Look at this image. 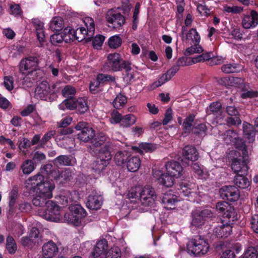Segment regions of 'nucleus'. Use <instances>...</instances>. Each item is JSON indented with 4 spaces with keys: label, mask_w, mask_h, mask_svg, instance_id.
I'll list each match as a JSON object with an SVG mask.
<instances>
[{
    "label": "nucleus",
    "mask_w": 258,
    "mask_h": 258,
    "mask_svg": "<svg viewBox=\"0 0 258 258\" xmlns=\"http://www.w3.org/2000/svg\"><path fill=\"white\" fill-rule=\"evenodd\" d=\"M112 149V143L107 142L98 150L97 158L93 163L92 168L94 170L100 172L110 163L112 158L111 151Z\"/></svg>",
    "instance_id": "f257e3e1"
},
{
    "label": "nucleus",
    "mask_w": 258,
    "mask_h": 258,
    "mask_svg": "<svg viewBox=\"0 0 258 258\" xmlns=\"http://www.w3.org/2000/svg\"><path fill=\"white\" fill-rule=\"evenodd\" d=\"M69 210V212L63 216L64 221L76 226L81 225L82 220L87 215L86 210L79 204H71Z\"/></svg>",
    "instance_id": "f03ea898"
},
{
    "label": "nucleus",
    "mask_w": 258,
    "mask_h": 258,
    "mask_svg": "<svg viewBox=\"0 0 258 258\" xmlns=\"http://www.w3.org/2000/svg\"><path fill=\"white\" fill-rule=\"evenodd\" d=\"M192 220L191 224L196 227L203 225L207 220L213 221L214 223H219L221 219L214 214L210 209H206L201 211H195L192 213Z\"/></svg>",
    "instance_id": "7ed1b4c3"
},
{
    "label": "nucleus",
    "mask_w": 258,
    "mask_h": 258,
    "mask_svg": "<svg viewBox=\"0 0 258 258\" xmlns=\"http://www.w3.org/2000/svg\"><path fill=\"white\" fill-rule=\"evenodd\" d=\"M107 60L108 64L110 66L112 71L116 72L124 69L127 73V76H130L131 78H133V75L128 73V72L132 69L131 63L128 61L124 60L119 53L109 54L107 56Z\"/></svg>",
    "instance_id": "20e7f679"
},
{
    "label": "nucleus",
    "mask_w": 258,
    "mask_h": 258,
    "mask_svg": "<svg viewBox=\"0 0 258 258\" xmlns=\"http://www.w3.org/2000/svg\"><path fill=\"white\" fill-rule=\"evenodd\" d=\"M38 59L36 57L30 56L21 60L19 64L20 72L28 76L36 75Z\"/></svg>",
    "instance_id": "39448f33"
},
{
    "label": "nucleus",
    "mask_w": 258,
    "mask_h": 258,
    "mask_svg": "<svg viewBox=\"0 0 258 258\" xmlns=\"http://www.w3.org/2000/svg\"><path fill=\"white\" fill-rule=\"evenodd\" d=\"M56 92V85L49 84L46 81H43L39 83L35 90V95L36 97L42 100H46V96L49 94H54Z\"/></svg>",
    "instance_id": "423d86ee"
},
{
    "label": "nucleus",
    "mask_w": 258,
    "mask_h": 258,
    "mask_svg": "<svg viewBox=\"0 0 258 258\" xmlns=\"http://www.w3.org/2000/svg\"><path fill=\"white\" fill-rule=\"evenodd\" d=\"M209 246L208 243L200 238L192 239L187 244L188 251L195 255H201L205 254L208 251Z\"/></svg>",
    "instance_id": "0eeeda50"
},
{
    "label": "nucleus",
    "mask_w": 258,
    "mask_h": 258,
    "mask_svg": "<svg viewBox=\"0 0 258 258\" xmlns=\"http://www.w3.org/2000/svg\"><path fill=\"white\" fill-rule=\"evenodd\" d=\"M107 21L112 25L113 28H117L122 26L125 23V18L120 13L113 9L109 10L105 16Z\"/></svg>",
    "instance_id": "6e6552de"
},
{
    "label": "nucleus",
    "mask_w": 258,
    "mask_h": 258,
    "mask_svg": "<svg viewBox=\"0 0 258 258\" xmlns=\"http://www.w3.org/2000/svg\"><path fill=\"white\" fill-rule=\"evenodd\" d=\"M156 198L155 192L150 186H146L140 192V200L142 204L145 206H150L152 205Z\"/></svg>",
    "instance_id": "1a4fd4ad"
},
{
    "label": "nucleus",
    "mask_w": 258,
    "mask_h": 258,
    "mask_svg": "<svg viewBox=\"0 0 258 258\" xmlns=\"http://www.w3.org/2000/svg\"><path fill=\"white\" fill-rule=\"evenodd\" d=\"M182 158L180 160L183 164L188 165L189 161H196L198 159L199 153L197 149L192 146L187 145L182 149Z\"/></svg>",
    "instance_id": "9d476101"
},
{
    "label": "nucleus",
    "mask_w": 258,
    "mask_h": 258,
    "mask_svg": "<svg viewBox=\"0 0 258 258\" xmlns=\"http://www.w3.org/2000/svg\"><path fill=\"white\" fill-rule=\"evenodd\" d=\"M221 197L229 201H236L239 197L238 189L235 186H225L220 189Z\"/></svg>",
    "instance_id": "9b49d317"
},
{
    "label": "nucleus",
    "mask_w": 258,
    "mask_h": 258,
    "mask_svg": "<svg viewBox=\"0 0 258 258\" xmlns=\"http://www.w3.org/2000/svg\"><path fill=\"white\" fill-rule=\"evenodd\" d=\"M36 184L37 187L34 188L36 191V194L44 195L45 197H52V191L55 187L53 181H42L40 184L38 183Z\"/></svg>",
    "instance_id": "f8f14e48"
},
{
    "label": "nucleus",
    "mask_w": 258,
    "mask_h": 258,
    "mask_svg": "<svg viewBox=\"0 0 258 258\" xmlns=\"http://www.w3.org/2000/svg\"><path fill=\"white\" fill-rule=\"evenodd\" d=\"M231 169L237 174H246L248 171L246 160L243 157L234 158L231 164Z\"/></svg>",
    "instance_id": "ddd939ff"
},
{
    "label": "nucleus",
    "mask_w": 258,
    "mask_h": 258,
    "mask_svg": "<svg viewBox=\"0 0 258 258\" xmlns=\"http://www.w3.org/2000/svg\"><path fill=\"white\" fill-rule=\"evenodd\" d=\"M45 218L48 220L56 221L59 215L60 207L52 201H48L45 210Z\"/></svg>",
    "instance_id": "4468645a"
},
{
    "label": "nucleus",
    "mask_w": 258,
    "mask_h": 258,
    "mask_svg": "<svg viewBox=\"0 0 258 258\" xmlns=\"http://www.w3.org/2000/svg\"><path fill=\"white\" fill-rule=\"evenodd\" d=\"M165 167L168 175L176 178L182 175L183 168L180 164L175 161H170L166 163Z\"/></svg>",
    "instance_id": "2eb2a0df"
},
{
    "label": "nucleus",
    "mask_w": 258,
    "mask_h": 258,
    "mask_svg": "<svg viewBox=\"0 0 258 258\" xmlns=\"http://www.w3.org/2000/svg\"><path fill=\"white\" fill-rule=\"evenodd\" d=\"M186 31L184 27H182L181 37L182 40L186 43H191L194 44L199 43L200 40V36L197 32L196 29H191L187 33H184Z\"/></svg>",
    "instance_id": "dca6fc26"
},
{
    "label": "nucleus",
    "mask_w": 258,
    "mask_h": 258,
    "mask_svg": "<svg viewBox=\"0 0 258 258\" xmlns=\"http://www.w3.org/2000/svg\"><path fill=\"white\" fill-rule=\"evenodd\" d=\"M58 247L56 244L50 241L44 244L42 246V258H52L58 253Z\"/></svg>",
    "instance_id": "f3484780"
},
{
    "label": "nucleus",
    "mask_w": 258,
    "mask_h": 258,
    "mask_svg": "<svg viewBox=\"0 0 258 258\" xmlns=\"http://www.w3.org/2000/svg\"><path fill=\"white\" fill-rule=\"evenodd\" d=\"M102 197L98 195H90L88 197L86 206L91 210H97L101 208L102 204Z\"/></svg>",
    "instance_id": "a211bd4d"
},
{
    "label": "nucleus",
    "mask_w": 258,
    "mask_h": 258,
    "mask_svg": "<svg viewBox=\"0 0 258 258\" xmlns=\"http://www.w3.org/2000/svg\"><path fill=\"white\" fill-rule=\"evenodd\" d=\"M243 27L249 29L255 27L258 24V14L255 11H251L250 15L245 16L242 20Z\"/></svg>",
    "instance_id": "6ab92c4d"
},
{
    "label": "nucleus",
    "mask_w": 258,
    "mask_h": 258,
    "mask_svg": "<svg viewBox=\"0 0 258 258\" xmlns=\"http://www.w3.org/2000/svg\"><path fill=\"white\" fill-rule=\"evenodd\" d=\"M220 225L216 226L214 229V234L218 237H227L232 232V227L230 225L222 224L221 220L218 223Z\"/></svg>",
    "instance_id": "aec40b11"
},
{
    "label": "nucleus",
    "mask_w": 258,
    "mask_h": 258,
    "mask_svg": "<svg viewBox=\"0 0 258 258\" xmlns=\"http://www.w3.org/2000/svg\"><path fill=\"white\" fill-rule=\"evenodd\" d=\"M176 201V197H174L171 190L164 193L162 197V203L166 205L164 206V208L166 209H174L173 206Z\"/></svg>",
    "instance_id": "412c9836"
},
{
    "label": "nucleus",
    "mask_w": 258,
    "mask_h": 258,
    "mask_svg": "<svg viewBox=\"0 0 258 258\" xmlns=\"http://www.w3.org/2000/svg\"><path fill=\"white\" fill-rule=\"evenodd\" d=\"M32 23L35 29L36 35L40 43L44 41L45 35L43 30V23L39 20L36 19H32Z\"/></svg>",
    "instance_id": "4be33fe9"
},
{
    "label": "nucleus",
    "mask_w": 258,
    "mask_h": 258,
    "mask_svg": "<svg viewBox=\"0 0 258 258\" xmlns=\"http://www.w3.org/2000/svg\"><path fill=\"white\" fill-rule=\"evenodd\" d=\"M73 158L71 155H60L55 158L53 161L56 166H72Z\"/></svg>",
    "instance_id": "5701e85b"
},
{
    "label": "nucleus",
    "mask_w": 258,
    "mask_h": 258,
    "mask_svg": "<svg viewBox=\"0 0 258 258\" xmlns=\"http://www.w3.org/2000/svg\"><path fill=\"white\" fill-rule=\"evenodd\" d=\"M95 131L90 127L85 128L83 132H79L77 134L78 138L85 143L89 142L92 137L94 136Z\"/></svg>",
    "instance_id": "b1692460"
},
{
    "label": "nucleus",
    "mask_w": 258,
    "mask_h": 258,
    "mask_svg": "<svg viewBox=\"0 0 258 258\" xmlns=\"http://www.w3.org/2000/svg\"><path fill=\"white\" fill-rule=\"evenodd\" d=\"M254 125L247 122H244L243 124V135L245 138L249 140V142H253L254 140L255 132L254 131Z\"/></svg>",
    "instance_id": "393cba45"
},
{
    "label": "nucleus",
    "mask_w": 258,
    "mask_h": 258,
    "mask_svg": "<svg viewBox=\"0 0 258 258\" xmlns=\"http://www.w3.org/2000/svg\"><path fill=\"white\" fill-rule=\"evenodd\" d=\"M106 137L103 133H100L96 136L94 134L90 142L93 147L98 148L104 144L105 145L108 142H106Z\"/></svg>",
    "instance_id": "a878e982"
},
{
    "label": "nucleus",
    "mask_w": 258,
    "mask_h": 258,
    "mask_svg": "<svg viewBox=\"0 0 258 258\" xmlns=\"http://www.w3.org/2000/svg\"><path fill=\"white\" fill-rule=\"evenodd\" d=\"M57 200L58 202L63 206L70 204L73 201L72 194L69 190L61 191Z\"/></svg>",
    "instance_id": "bb28decb"
},
{
    "label": "nucleus",
    "mask_w": 258,
    "mask_h": 258,
    "mask_svg": "<svg viewBox=\"0 0 258 258\" xmlns=\"http://www.w3.org/2000/svg\"><path fill=\"white\" fill-rule=\"evenodd\" d=\"M245 174H238L234 179V184L238 187L246 188L250 185V182L247 178L244 176Z\"/></svg>",
    "instance_id": "cd10ccee"
},
{
    "label": "nucleus",
    "mask_w": 258,
    "mask_h": 258,
    "mask_svg": "<svg viewBox=\"0 0 258 258\" xmlns=\"http://www.w3.org/2000/svg\"><path fill=\"white\" fill-rule=\"evenodd\" d=\"M141 165V161L137 157H133L130 158L127 162L126 167L129 171L136 172L138 171Z\"/></svg>",
    "instance_id": "c85d7f7f"
},
{
    "label": "nucleus",
    "mask_w": 258,
    "mask_h": 258,
    "mask_svg": "<svg viewBox=\"0 0 258 258\" xmlns=\"http://www.w3.org/2000/svg\"><path fill=\"white\" fill-rule=\"evenodd\" d=\"M21 243L23 246L29 248H32L41 243V239H33L30 237H23L21 239Z\"/></svg>",
    "instance_id": "c756f323"
},
{
    "label": "nucleus",
    "mask_w": 258,
    "mask_h": 258,
    "mask_svg": "<svg viewBox=\"0 0 258 258\" xmlns=\"http://www.w3.org/2000/svg\"><path fill=\"white\" fill-rule=\"evenodd\" d=\"M51 198L45 197L44 195H39L37 194L36 196L32 200V203L35 206L44 207L47 206L49 199Z\"/></svg>",
    "instance_id": "7c9ffc66"
},
{
    "label": "nucleus",
    "mask_w": 258,
    "mask_h": 258,
    "mask_svg": "<svg viewBox=\"0 0 258 258\" xmlns=\"http://www.w3.org/2000/svg\"><path fill=\"white\" fill-rule=\"evenodd\" d=\"M242 69V67L241 66L235 63L226 64L221 68L222 72L226 74L239 72Z\"/></svg>",
    "instance_id": "2f4dec72"
},
{
    "label": "nucleus",
    "mask_w": 258,
    "mask_h": 258,
    "mask_svg": "<svg viewBox=\"0 0 258 258\" xmlns=\"http://www.w3.org/2000/svg\"><path fill=\"white\" fill-rule=\"evenodd\" d=\"M35 163L32 160H26L21 165V168L24 174H29L35 169Z\"/></svg>",
    "instance_id": "473e14b6"
},
{
    "label": "nucleus",
    "mask_w": 258,
    "mask_h": 258,
    "mask_svg": "<svg viewBox=\"0 0 258 258\" xmlns=\"http://www.w3.org/2000/svg\"><path fill=\"white\" fill-rule=\"evenodd\" d=\"M128 157V153L125 151H118L114 157V160L117 165L121 166Z\"/></svg>",
    "instance_id": "72a5a7b5"
},
{
    "label": "nucleus",
    "mask_w": 258,
    "mask_h": 258,
    "mask_svg": "<svg viewBox=\"0 0 258 258\" xmlns=\"http://www.w3.org/2000/svg\"><path fill=\"white\" fill-rule=\"evenodd\" d=\"M195 117L194 114H190L184 119L183 123V129L185 134H189L190 132Z\"/></svg>",
    "instance_id": "f704fd0d"
},
{
    "label": "nucleus",
    "mask_w": 258,
    "mask_h": 258,
    "mask_svg": "<svg viewBox=\"0 0 258 258\" xmlns=\"http://www.w3.org/2000/svg\"><path fill=\"white\" fill-rule=\"evenodd\" d=\"M87 35L88 36V32L86 29L84 27H80L73 31V37L78 41H81L86 38Z\"/></svg>",
    "instance_id": "c9c22d12"
},
{
    "label": "nucleus",
    "mask_w": 258,
    "mask_h": 258,
    "mask_svg": "<svg viewBox=\"0 0 258 258\" xmlns=\"http://www.w3.org/2000/svg\"><path fill=\"white\" fill-rule=\"evenodd\" d=\"M63 20L60 17H55L50 23V28L53 31L58 32L62 29Z\"/></svg>",
    "instance_id": "e433bc0d"
},
{
    "label": "nucleus",
    "mask_w": 258,
    "mask_h": 258,
    "mask_svg": "<svg viewBox=\"0 0 258 258\" xmlns=\"http://www.w3.org/2000/svg\"><path fill=\"white\" fill-rule=\"evenodd\" d=\"M6 248L11 254L15 253L17 249V244L13 237L9 235L6 240Z\"/></svg>",
    "instance_id": "4c0bfd02"
},
{
    "label": "nucleus",
    "mask_w": 258,
    "mask_h": 258,
    "mask_svg": "<svg viewBox=\"0 0 258 258\" xmlns=\"http://www.w3.org/2000/svg\"><path fill=\"white\" fill-rule=\"evenodd\" d=\"M258 244L254 246H249L245 251L242 258H257Z\"/></svg>",
    "instance_id": "58836bf2"
},
{
    "label": "nucleus",
    "mask_w": 258,
    "mask_h": 258,
    "mask_svg": "<svg viewBox=\"0 0 258 258\" xmlns=\"http://www.w3.org/2000/svg\"><path fill=\"white\" fill-rule=\"evenodd\" d=\"M44 179V176L40 174H37L33 176L30 177L27 181L28 185H31L33 187L36 188L37 183L40 184Z\"/></svg>",
    "instance_id": "ea45409f"
},
{
    "label": "nucleus",
    "mask_w": 258,
    "mask_h": 258,
    "mask_svg": "<svg viewBox=\"0 0 258 258\" xmlns=\"http://www.w3.org/2000/svg\"><path fill=\"white\" fill-rule=\"evenodd\" d=\"M136 117L133 114H127L122 117L120 125L123 127H128L135 123Z\"/></svg>",
    "instance_id": "a19ab883"
},
{
    "label": "nucleus",
    "mask_w": 258,
    "mask_h": 258,
    "mask_svg": "<svg viewBox=\"0 0 258 258\" xmlns=\"http://www.w3.org/2000/svg\"><path fill=\"white\" fill-rule=\"evenodd\" d=\"M76 103L75 108L79 113L83 114L88 110V106L84 99L82 98L78 99Z\"/></svg>",
    "instance_id": "79ce46f5"
},
{
    "label": "nucleus",
    "mask_w": 258,
    "mask_h": 258,
    "mask_svg": "<svg viewBox=\"0 0 258 258\" xmlns=\"http://www.w3.org/2000/svg\"><path fill=\"white\" fill-rule=\"evenodd\" d=\"M224 140L229 144L232 142H234L237 138V134L234 130H228L223 135Z\"/></svg>",
    "instance_id": "37998d69"
},
{
    "label": "nucleus",
    "mask_w": 258,
    "mask_h": 258,
    "mask_svg": "<svg viewBox=\"0 0 258 258\" xmlns=\"http://www.w3.org/2000/svg\"><path fill=\"white\" fill-rule=\"evenodd\" d=\"M126 102L127 98L126 97L121 94H119L114 99L113 104L115 108L119 109L120 107L123 106Z\"/></svg>",
    "instance_id": "c03bdc74"
},
{
    "label": "nucleus",
    "mask_w": 258,
    "mask_h": 258,
    "mask_svg": "<svg viewBox=\"0 0 258 258\" xmlns=\"http://www.w3.org/2000/svg\"><path fill=\"white\" fill-rule=\"evenodd\" d=\"M223 215L229 219V221H234L238 219L237 214L233 207L229 206L228 210L224 212Z\"/></svg>",
    "instance_id": "a18cd8bd"
},
{
    "label": "nucleus",
    "mask_w": 258,
    "mask_h": 258,
    "mask_svg": "<svg viewBox=\"0 0 258 258\" xmlns=\"http://www.w3.org/2000/svg\"><path fill=\"white\" fill-rule=\"evenodd\" d=\"M178 71L177 67H172L162 75V84L169 81Z\"/></svg>",
    "instance_id": "49530a36"
},
{
    "label": "nucleus",
    "mask_w": 258,
    "mask_h": 258,
    "mask_svg": "<svg viewBox=\"0 0 258 258\" xmlns=\"http://www.w3.org/2000/svg\"><path fill=\"white\" fill-rule=\"evenodd\" d=\"M84 22L87 28L86 30L88 32V36L91 37L95 31L94 20L90 17L86 18Z\"/></svg>",
    "instance_id": "de8ad7c7"
},
{
    "label": "nucleus",
    "mask_w": 258,
    "mask_h": 258,
    "mask_svg": "<svg viewBox=\"0 0 258 258\" xmlns=\"http://www.w3.org/2000/svg\"><path fill=\"white\" fill-rule=\"evenodd\" d=\"M122 43V40L120 37L114 35L111 37L108 40V45L110 48H117L119 47Z\"/></svg>",
    "instance_id": "09e8293b"
},
{
    "label": "nucleus",
    "mask_w": 258,
    "mask_h": 258,
    "mask_svg": "<svg viewBox=\"0 0 258 258\" xmlns=\"http://www.w3.org/2000/svg\"><path fill=\"white\" fill-rule=\"evenodd\" d=\"M121 251L117 247H112L106 253L105 258H120Z\"/></svg>",
    "instance_id": "8fccbe9b"
},
{
    "label": "nucleus",
    "mask_w": 258,
    "mask_h": 258,
    "mask_svg": "<svg viewBox=\"0 0 258 258\" xmlns=\"http://www.w3.org/2000/svg\"><path fill=\"white\" fill-rule=\"evenodd\" d=\"M204 51L203 48L198 44V43L195 44L194 46H191L187 48L185 51V55H190L195 53H201Z\"/></svg>",
    "instance_id": "3c124183"
},
{
    "label": "nucleus",
    "mask_w": 258,
    "mask_h": 258,
    "mask_svg": "<svg viewBox=\"0 0 258 258\" xmlns=\"http://www.w3.org/2000/svg\"><path fill=\"white\" fill-rule=\"evenodd\" d=\"M207 128L206 125L204 123H201L195 126L192 129V133L195 135L198 136H205Z\"/></svg>",
    "instance_id": "603ef678"
},
{
    "label": "nucleus",
    "mask_w": 258,
    "mask_h": 258,
    "mask_svg": "<svg viewBox=\"0 0 258 258\" xmlns=\"http://www.w3.org/2000/svg\"><path fill=\"white\" fill-rule=\"evenodd\" d=\"M211 55H213V53L211 52L203 53L197 57L193 58L192 60L195 63L204 61H209L211 58Z\"/></svg>",
    "instance_id": "864d4df0"
},
{
    "label": "nucleus",
    "mask_w": 258,
    "mask_h": 258,
    "mask_svg": "<svg viewBox=\"0 0 258 258\" xmlns=\"http://www.w3.org/2000/svg\"><path fill=\"white\" fill-rule=\"evenodd\" d=\"M18 196V187L14 186L10 193V204L15 205Z\"/></svg>",
    "instance_id": "5fc2aeb1"
},
{
    "label": "nucleus",
    "mask_w": 258,
    "mask_h": 258,
    "mask_svg": "<svg viewBox=\"0 0 258 258\" xmlns=\"http://www.w3.org/2000/svg\"><path fill=\"white\" fill-rule=\"evenodd\" d=\"M173 177L170 175L162 174V184L167 187H171L173 185Z\"/></svg>",
    "instance_id": "6e6d98bb"
},
{
    "label": "nucleus",
    "mask_w": 258,
    "mask_h": 258,
    "mask_svg": "<svg viewBox=\"0 0 258 258\" xmlns=\"http://www.w3.org/2000/svg\"><path fill=\"white\" fill-rule=\"evenodd\" d=\"M77 99L73 97H70L64 100L63 103L67 108L70 110H73L75 109V107H76V105H77Z\"/></svg>",
    "instance_id": "4d7b16f0"
},
{
    "label": "nucleus",
    "mask_w": 258,
    "mask_h": 258,
    "mask_svg": "<svg viewBox=\"0 0 258 258\" xmlns=\"http://www.w3.org/2000/svg\"><path fill=\"white\" fill-rule=\"evenodd\" d=\"M76 93L75 89L71 86H66L62 90V94L65 97L69 98Z\"/></svg>",
    "instance_id": "13d9d810"
},
{
    "label": "nucleus",
    "mask_w": 258,
    "mask_h": 258,
    "mask_svg": "<svg viewBox=\"0 0 258 258\" xmlns=\"http://www.w3.org/2000/svg\"><path fill=\"white\" fill-rule=\"evenodd\" d=\"M221 104L219 102L212 103L209 106V111L213 113H221Z\"/></svg>",
    "instance_id": "bf43d9fd"
},
{
    "label": "nucleus",
    "mask_w": 258,
    "mask_h": 258,
    "mask_svg": "<svg viewBox=\"0 0 258 258\" xmlns=\"http://www.w3.org/2000/svg\"><path fill=\"white\" fill-rule=\"evenodd\" d=\"M227 123L228 125H238L241 123V120L238 116H234V117H229L226 119Z\"/></svg>",
    "instance_id": "052dcab7"
},
{
    "label": "nucleus",
    "mask_w": 258,
    "mask_h": 258,
    "mask_svg": "<svg viewBox=\"0 0 258 258\" xmlns=\"http://www.w3.org/2000/svg\"><path fill=\"white\" fill-rule=\"evenodd\" d=\"M64 36L61 33H57L52 35L50 37V41L53 44L62 42L64 39Z\"/></svg>",
    "instance_id": "680f3d73"
},
{
    "label": "nucleus",
    "mask_w": 258,
    "mask_h": 258,
    "mask_svg": "<svg viewBox=\"0 0 258 258\" xmlns=\"http://www.w3.org/2000/svg\"><path fill=\"white\" fill-rule=\"evenodd\" d=\"M172 110L171 107L168 108L166 110L164 114V118L162 120V124L166 125L172 120L173 118L172 116Z\"/></svg>",
    "instance_id": "e2e57ef3"
},
{
    "label": "nucleus",
    "mask_w": 258,
    "mask_h": 258,
    "mask_svg": "<svg viewBox=\"0 0 258 258\" xmlns=\"http://www.w3.org/2000/svg\"><path fill=\"white\" fill-rule=\"evenodd\" d=\"M250 224L254 232L258 233V214H254L251 216Z\"/></svg>",
    "instance_id": "0e129e2a"
},
{
    "label": "nucleus",
    "mask_w": 258,
    "mask_h": 258,
    "mask_svg": "<svg viewBox=\"0 0 258 258\" xmlns=\"http://www.w3.org/2000/svg\"><path fill=\"white\" fill-rule=\"evenodd\" d=\"M55 134V131L51 130L44 135L43 137L40 140V142L41 145H45L52 137Z\"/></svg>",
    "instance_id": "69168bd1"
},
{
    "label": "nucleus",
    "mask_w": 258,
    "mask_h": 258,
    "mask_svg": "<svg viewBox=\"0 0 258 258\" xmlns=\"http://www.w3.org/2000/svg\"><path fill=\"white\" fill-rule=\"evenodd\" d=\"M104 37L101 35H97L93 40V46L94 48L100 47L104 40Z\"/></svg>",
    "instance_id": "338daca9"
},
{
    "label": "nucleus",
    "mask_w": 258,
    "mask_h": 258,
    "mask_svg": "<svg viewBox=\"0 0 258 258\" xmlns=\"http://www.w3.org/2000/svg\"><path fill=\"white\" fill-rule=\"evenodd\" d=\"M45 159L46 156L44 154L40 153L39 152H36L34 153L32 160H33L34 163L36 164L39 162H41L42 161L44 160Z\"/></svg>",
    "instance_id": "774afa93"
}]
</instances>
